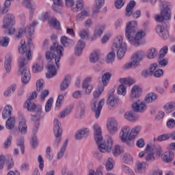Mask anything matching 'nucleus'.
<instances>
[{
  "label": "nucleus",
  "instance_id": "nucleus-54",
  "mask_svg": "<svg viewBox=\"0 0 175 175\" xmlns=\"http://www.w3.org/2000/svg\"><path fill=\"white\" fill-rule=\"evenodd\" d=\"M120 83H121V84H124V85L131 86L133 84H135V79L129 78H122L120 79Z\"/></svg>",
  "mask_w": 175,
  "mask_h": 175
},
{
  "label": "nucleus",
  "instance_id": "nucleus-3",
  "mask_svg": "<svg viewBox=\"0 0 175 175\" xmlns=\"http://www.w3.org/2000/svg\"><path fill=\"white\" fill-rule=\"evenodd\" d=\"M93 129L94 131V139L100 152H111L113 147V138L109 137L106 141L103 142L102 129L99 126V124H94Z\"/></svg>",
  "mask_w": 175,
  "mask_h": 175
},
{
  "label": "nucleus",
  "instance_id": "nucleus-55",
  "mask_svg": "<svg viewBox=\"0 0 175 175\" xmlns=\"http://www.w3.org/2000/svg\"><path fill=\"white\" fill-rule=\"evenodd\" d=\"M49 24L56 28V29H59V21L56 18H51L48 21Z\"/></svg>",
  "mask_w": 175,
  "mask_h": 175
},
{
  "label": "nucleus",
  "instance_id": "nucleus-8",
  "mask_svg": "<svg viewBox=\"0 0 175 175\" xmlns=\"http://www.w3.org/2000/svg\"><path fill=\"white\" fill-rule=\"evenodd\" d=\"M54 57L55 55L51 51H47L46 53V59L48 62L47 70L49 72L46 75V79H52L54 76H57V68L54 66Z\"/></svg>",
  "mask_w": 175,
  "mask_h": 175
},
{
  "label": "nucleus",
  "instance_id": "nucleus-17",
  "mask_svg": "<svg viewBox=\"0 0 175 175\" xmlns=\"http://www.w3.org/2000/svg\"><path fill=\"white\" fill-rule=\"evenodd\" d=\"M107 128L110 135H114L118 131V123L115 118H110L107 124Z\"/></svg>",
  "mask_w": 175,
  "mask_h": 175
},
{
  "label": "nucleus",
  "instance_id": "nucleus-11",
  "mask_svg": "<svg viewBox=\"0 0 175 175\" xmlns=\"http://www.w3.org/2000/svg\"><path fill=\"white\" fill-rule=\"evenodd\" d=\"M96 105L97 100H92L91 103L92 110L94 112L95 118L98 119L100 117V111H102V107H103V105H105V98L101 99L98 102V106H96Z\"/></svg>",
  "mask_w": 175,
  "mask_h": 175
},
{
  "label": "nucleus",
  "instance_id": "nucleus-56",
  "mask_svg": "<svg viewBox=\"0 0 175 175\" xmlns=\"http://www.w3.org/2000/svg\"><path fill=\"white\" fill-rule=\"evenodd\" d=\"M172 137V134H163L159 135L156 139V142H165L166 140H169Z\"/></svg>",
  "mask_w": 175,
  "mask_h": 175
},
{
  "label": "nucleus",
  "instance_id": "nucleus-35",
  "mask_svg": "<svg viewBox=\"0 0 175 175\" xmlns=\"http://www.w3.org/2000/svg\"><path fill=\"white\" fill-rule=\"evenodd\" d=\"M124 118L125 120H127L128 121H131V122H136L137 120H139V116L135 113L130 111V112H126L124 114Z\"/></svg>",
  "mask_w": 175,
  "mask_h": 175
},
{
  "label": "nucleus",
  "instance_id": "nucleus-58",
  "mask_svg": "<svg viewBox=\"0 0 175 175\" xmlns=\"http://www.w3.org/2000/svg\"><path fill=\"white\" fill-rule=\"evenodd\" d=\"M106 169L108 171L112 170L113 167H114V161L111 158H108L106 165Z\"/></svg>",
  "mask_w": 175,
  "mask_h": 175
},
{
  "label": "nucleus",
  "instance_id": "nucleus-10",
  "mask_svg": "<svg viewBox=\"0 0 175 175\" xmlns=\"http://www.w3.org/2000/svg\"><path fill=\"white\" fill-rule=\"evenodd\" d=\"M53 132L56 137L53 142V146L58 147L59 143H61V135H62V129H61V123L58 119H55L53 122Z\"/></svg>",
  "mask_w": 175,
  "mask_h": 175
},
{
  "label": "nucleus",
  "instance_id": "nucleus-44",
  "mask_svg": "<svg viewBox=\"0 0 175 175\" xmlns=\"http://www.w3.org/2000/svg\"><path fill=\"white\" fill-rule=\"evenodd\" d=\"M79 36L82 39V40H85V39H88L90 38V29L88 28L82 29L78 33Z\"/></svg>",
  "mask_w": 175,
  "mask_h": 175
},
{
  "label": "nucleus",
  "instance_id": "nucleus-2",
  "mask_svg": "<svg viewBox=\"0 0 175 175\" xmlns=\"http://www.w3.org/2000/svg\"><path fill=\"white\" fill-rule=\"evenodd\" d=\"M112 51L107 55V62L108 64H113L116 59V51L118 59H122L125 53H126V43L124 42V38L121 36H118L113 42Z\"/></svg>",
  "mask_w": 175,
  "mask_h": 175
},
{
  "label": "nucleus",
  "instance_id": "nucleus-16",
  "mask_svg": "<svg viewBox=\"0 0 175 175\" xmlns=\"http://www.w3.org/2000/svg\"><path fill=\"white\" fill-rule=\"evenodd\" d=\"M132 109L133 111L137 113H144L147 110V105H146L144 101L138 100L132 105Z\"/></svg>",
  "mask_w": 175,
  "mask_h": 175
},
{
  "label": "nucleus",
  "instance_id": "nucleus-15",
  "mask_svg": "<svg viewBox=\"0 0 175 175\" xmlns=\"http://www.w3.org/2000/svg\"><path fill=\"white\" fill-rule=\"evenodd\" d=\"M51 51H55L57 54L55 56V62L57 68H59V61H61V57H62V50L64 48L61 45H58L57 43H54L53 46H51Z\"/></svg>",
  "mask_w": 175,
  "mask_h": 175
},
{
  "label": "nucleus",
  "instance_id": "nucleus-4",
  "mask_svg": "<svg viewBox=\"0 0 175 175\" xmlns=\"http://www.w3.org/2000/svg\"><path fill=\"white\" fill-rule=\"evenodd\" d=\"M142 128L139 126L131 130V127L128 126H124L121 129L119 134V137L123 143H126L128 140H133L137 136L139 132H140Z\"/></svg>",
  "mask_w": 175,
  "mask_h": 175
},
{
  "label": "nucleus",
  "instance_id": "nucleus-27",
  "mask_svg": "<svg viewBox=\"0 0 175 175\" xmlns=\"http://www.w3.org/2000/svg\"><path fill=\"white\" fill-rule=\"evenodd\" d=\"M102 53H100V51L94 50L90 55V62L92 64H95V62H98L99 61Z\"/></svg>",
  "mask_w": 175,
  "mask_h": 175
},
{
  "label": "nucleus",
  "instance_id": "nucleus-48",
  "mask_svg": "<svg viewBox=\"0 0 175 175\" xmlns=\"http://www.w3.org/2000/svg\"><path fill=\"white\" fill-rule=\"evenodd\" d=\"M122 152H124V148L120 145H116L112 150V154L114 157H118V155H121Z\"/></svg>",
  "mask_w": 175,
  "mask_h": 175
},
{
  "label": "nucleus",
  "instance_id": "nucleus-49",
  "mask_svg": "<svg viewBox=\"0 0 175 175\" xmlns=\"http://www.w3.org/2000/svg\"><path fill=\"white\" fill-rule=\"evenodd\" d=\"M103 91H105V88L102 85L98 86L96 90H95L93 92V96H94V99L93 100H96L97 98H99V96H100V95H102V92H103Z\"/></svg>",
  "mask_w": 175,
  "mask_h": 175
},
{
  "label": "nucleus",
  "instance_id": "nucleus-47",
  "mask_svg": "<svg viewBox=\"0 0 175 175\" xmlns=\"http://www.w3.org/2000/svg\"><path fill=\"white\" fill-rule=\"evenodd\" d=\"M16 125V119L14 117H10L8 119V120L5 122V128L7 129H13L14 128V126Z\"/></svg>",
  "mask_w": 175,
  "mask_h": 175
},
{
  "label": "nucleus",
  "instance_id": "nucleus-38",
  "mask_svg": "<svg viewBox=\"0 0 175 175\" xmlns=\"http://www.w3.org/2000/svg\"><path fill=\"white\" fill-rule=\"evenodd\" d=\"M103 6H105V0H95L93 13H99V11Z\"/></svg>",
  "mask_w": 175,
  "mask_h": 175
},
{
  "label": "nucleus",
  "instance_id": "nucleus-23",
  "mask_svg": "<svg viewBox=\"0 0 175 175\" xmlns=\"http://www.w3.org/2000/svg\"><path fill=\"white\" fill-rule=\"evenodd\" d=\"M12 59H13V57H12V54L8 53L5 55V62H4V69L7 73H10L12 70Z\"/></svg>",
  "mask_w": 175,
  "mask_h": 175
},
{
  "label": "nucleus",
  "instance_id": "nucleus-53",
  "mask_svg": "<svg viewBox=\"0 0 175 175\" xmlns=\"http://www.w3.org/2000/svg\"><path fill=\"white\" fill-rule=\"evenodd\" d=\"M14 91H16V85H11L10 87L8 88L6 90L3 92L4 96L6 98L11 96L12 94H14Z\"/></svg>",
  "mask_w": 175,
  "mask_h": 175
},
{
  "label": "nucleus",
  "instance_id": "nucleus-57",
  "mask_svg": "<svg viewBox=\"0 0 175 175\" xmlns=\"http://www.w3.org/2000/svg\"><path fill=\"white\" fill-rule=\"evenodd\" d=\"M117 92L119 95H122L123 96L126 95V87H125L124 84L122 83L120 85H119Z\"/></svg>",
  "mask_w": 175,
  "mask_h": 175
},
{
  "label": "nucleus",
  "instance_id": "nucleus-59",
  "mask_svg": "<svg viewBox=\"0 0 175 175\" xmlns=\"http://www.w3.org/2000/svg\"><path fill=\"white\" fill-rule=\"evenodd\" d=\"M84 95V93L81 90H75L72 94V96L74 98V99H81L83 98V96Z\"/></svg>",
  "mask_w": 175,
  "mask_h": 175
},
{
  "label": "nucleus",
  "instance_id": "nucleus-19",
  "mask_svg": "<svg viewBox=\"0 0 175 175\" xmlns=\"http://www.w3.org/2000/svg\"><path fill=\"white\" fill-rule=\"evenodd\" d=\"M16 24V19L13 14H7L3 22V28H9Z\"/></svg>",
  "mask_w": 175,
  "mask_h": 175
},
{
  "label": "nucleus",
  "instance_id": "nucleus-40",
  "mask_svg": "<svg viewBox=\"0 0 175 175\" xmlns=\"http://www.w3.org/2000/svg\"><path fill=\"white\" fill-rule=\"evenodd\" d=\"M66 147H68V139H66L63 143L59 151L57 154V159H61L66 150Z\"/></svg>",
  "mask_w": 175,
  "mask_h": 175
},
{
  "label": "nucleus",
  "instance_id": "nucleus-61",
  "mask_svg": "<svg viewBox=\"0 0 175 175\" xmlns=\"http://www.w3.org/2000/svg\"><path fill=\"white\" fill-rule=\"evenodd\" d=\"M43 84H44V80L43 79H39L36 82V90L38 92H40V91H42L44 86Z\"/></svg>",
  "mask_w": 175,
  "mask_h": 175
},
{
  "label": "nucleus",
  "instance_id": "nucleus-50",
  "mask_svg": "<svg viewBox=\"0 0 175 175\" xmlns=\"http://www.w3.org/2000/svg\"><path fill=\"white\" fill-rule=\"evenodd\" d=\"M164 110L167 113H172L175 110V102H170L164 105Z\"/></svg>",
  "mask_w": 175,
  "mask_h": 175
},
{
  "label": "nucleus",
  "instance_id": "nucleus-36",
  "mask_svg": "<svg viewBox=\"0 0 175 175\" xmlns=\"http://www.w3.org/2000/svg\"><path fill=\"white\" fill-rule=\"evenodd\" d=\"M61 43L64 47H70L75 46V41L68 38L66 36H63L61 38Z\"/></svg>",
  "mask_w": 175,
  "mask_h": 175
},
{
  "label": "nucleus",
  "instance_id": "nucleus-62",
  "mask_svg": "<svg viewBox=\"0 0 175 175\" xmlns=\"http://www.w3.org/2000/svg\"><path fill=\"white\" fill-rule=\"evenodd\" d=\"M10 38L8 37H1L0 38V44L3 47H6L9 44Z\"/></svg>",
  "mask_w": 175,
  "mask_h": 175
},
{
  "label": "nucleus",
  "instance_id": "nucleus-31",
  "mask_svg": "<svg viewBox=\"0 0 175 175\" xmlns=\"http://www.w3.org/2000/svg\"><path fill=\"white\" fill-rule=\"evenodd\" d=\"M38 24H39L38 21H33L32 24L28 25L25 29V33L29 35V36L33 35V33H35V27H36Z\"/></svg>",
  "mask_w": 175,
  "mask_h": 175
},
{
  "label": "nucleus",
  "instance_id": "nucleus-5",
  "mask_svg": "<svg viewBox=\"0 0 175 175\" xmlns=\"http://www.w3.org/2000/svg\"><path fill=\"white\" fill-rule=\"evenodd\" d=\"M21 46L18 49V51L20 54H25V57L27 58L24 57L23 56H21L18 59V64L19 66V70H25V67L27 66V64H28V61L30 59H32V55L31 54V49H27V47L25 46V40L21 41Z\"/></svg>",
  "mask_w": 175,
  "mask_h": 175
},
{
  "label": "nucleus",
  "instance_id": "nucleus-64",
  "mask_svg": "<svg viewBox=\"0 0 175 175\" xmlns=\"http://www.w3.org/2000/svg\"><path fill=\"white\" fill-rule=\"evenodd\" d=\"M122 161L124 163H129V162H132V156L129 153H124L122 155Z\"/></svg>",
  "mask_w": 175,
  "mask_h": 175
},
{
  "label": "nucleus",
  "instance_id": "nucleus-26",
  "mask_svg": "<svg viewBox=\"0 0 175 175\" xmlns=\"http://www.w3.org/2000/svg\"><path fill=\"white\" fill-rule=\"evenodd\" d=\"M18 131L21 135H27V132H28V125L27 124V120L25 118H22L19 121Z\"/></svg>",
  "mask_w": 175,
  "mask_h": 175
},
{
  "label": "nucleus",
  "instance_id": "nucleus-7",
  "mask_svg": "<svg viewBox=\"0 0 175 175\" xmlns=\"http://www.w3.org/2000/svg\"><path fill=\"white\" fill-rule=\"evenodd\" d=\"M23 107L28 111H36V114L31 116L32 121H39V119L42 118V106L36 105L31 99L26 100Z\"/></svg>",
  "mask_w": 175,
  "mask_h": 175
},
{
  "label": "nucleus",
  "instance_id": "nucleus-18",
  "mask_svg": "<svg viewBox=\"0 0 175 175\" xmlns=\"http://www.w3.org/2000/svg\"><path fill=\"white\" fill-rule=\"evenodd\" d=\"M143 92V89L140 88L139 85H134L131 88V94H130V99L133 102L140 98L142 96V93Z\"/></svg>",
  "mask_w": 175,
  "mask_h": 175
},
{
  "label": "nucleus",
  "instance_id": "nucleus-24",
  "mask_svg": "<svg viewBox=\"0 0 175 175\" xmlns=\"http://www.w3.org/2000/svg\"><path fill=\"white\" fill-rule=\"evenodd\" d=\"M174 159V152L172 150L165 152L161 154V159L165 162V163H170Z\"/></svg>",
  "mask_w": 175,
  "mask_h": 175
},
{
  "label": "nucleus",
  "instance_id": "nucleus-46",
  "mask_svg": "<svg viewBox=\"0 0 175 175\" xmlns=\"http://www.w3.org/2000/svg\"><path fill=\"white\" fill-rule=\"evenodd\" d=\"M84 8V1L83 0H77L75 2V5L72 7V10L73 12H79Z\"/></svg>",
  "mask_w": 175,
  "mask_h": 175
},
{
  "label": "nucleus",
  "instance_id": "nucleus-34",
  "mask_svg": "<svg viewBox=\"0 0 175 175\" xmlns=\"http://www.w3.org/2000/svg\"><path fill=\"white\" fill-rule=\"evenodd\" d=\"M22 5L28 9L30 13H33L36 10V5L31 3V0H23Z\"/></svg>",
  "mask_w": 175,
  "mask_h": 175
},
{
  "label": "nucleus",
  "instance_id": "nucleus-51",
  "mask_svg": "<svg viewBox=\"0 0 175 175\" xmlns=\"http://www.w3.org/2000/svg\"><path fill=\"white\" fill-rule=\"evenodd\" d=\"M73 110V106L70 105L66 108L64 110L62 111L60 113V118H65L66 116H69L72 113V111Z\"/></svg>",
  "mask_w": 175,
  "mask_h": 175
},
{
  "label": "nucleus",
  "instance_id": "nucleus-12",
  "mask_svg": "<svg viewBox=\"0 0 175 175\" xmlns=\"http://www.w3.org/2000/svg\"><path fill=\"white\" fill-rule=\"evenodd\" d=\"M114 89H111L109 90L108 94V99L107 101V105H108L109 109L112 110V109H114V107H117L118 105V102H120L118 97L114 95L115 92Z\"/></svg>",
  "mask_w": 175,
  "mask_h": 175
},
{
  "label": "nucleus",
  "instance_id": "nucleus-52",
  "mask_svg": "<svg viewBox=\"0 0 175 175\" xmlns=\"http://www.w3.org/2000/svg\"><path fill=\"white\" fill-rule=\"evenodd\" d=\"M14 0H5L3 2V8L2 10V12L3 14L8 13L9 12V9L10 8V6H12V2H13Z\"/></svg>",
  "mask_w": 175,
  "mask_h": 175
},
{
  "label": "nucleus",
  "instance_id": "nucleus-21",
  "mask_svg": "<svg viewBox=\"0 0 175 175\" xmlns=\"http://www.w3.org/2000/svg\"><path fill=\"white\" fill-rule=\"evenodd\" d=\"M148 169V164L146 161H137L135 164V173L143 174Z\"/></svg>",
  "mask_w": 175,
  "mask_h": 175
},
{
  "label": "nucleus",
  "instance_id": "nucleus-28",
  "mask_svg": "<svg viewBox=\"0 0 175 175\" xmlns=\"http://www.w3.org/2000/svg\"><path fill=\"white\" fill-rule=\"evenodd\" d=\"M84 47H85V43L83 40H79L75 46V55L78 56L81 55V54H83V50H84Z\"/></svg>",
  "mask_w": 175,
  "mask_h": 175
},
{
  "label": "nucleus",
  "instance_id": "nucleus-41",
  "mask_svg": "<svg viewBox=\"0 0 175 175\" xmlns=\"http://www.w3.org/2000/svg\"><path fill=\"white\" fill-rule=\"evenodd\" d=\"M136 6V1L135 0L130 1L129 3L127 5L126 8V16L127 17H129L132 14V10H133V8Z\"/></svg>",
  "mask_w": 175,
  "mask_h": 175
},
{
  "label": "nucleus",
  "instance_id": "nucleus-9",
  "mask_svg": "<svg viewBox=\"0 0 175 175\" xmlns=\"http://www.w3.org/2000/svg\"><path fill=\"white\" fill-rule=\"evenodd\" d=\"M169 27H170L169 22H164L155 27V32L161 39L166 40L169 38V31L167 30Z\"/></svg>",
  "mask_w": 175,
  "mask_h": 175
},
{
  "label": "nucleus",
  "instance_id": "nucleus-39",
  "mask_svg": "<svg viewBox=\"0 0 175 175\" xmlns=\"http://www.w3.org/2000/svg\"><path fill=\"white\" fill-rule=\"evenodd\" d=\"M12 111H13V107L10 105H6L3 111L2 117L4 120L9 118L12 116Z\"/></svg>",
  "mask_w": 175,
  "mask_h": 175
},
{
  "label": "nucleus",
  "instance_id": "nucleus-43",
  "mask_svg": "<svg viewBox=\"0 0 175 175\" xmlns=\"http://www.w3.org/2000/svg\"><path fill=\"white\" fill-rule=\"evenodd\" d=\"M158 55V51L155 48H151L146 52V57L148 59H154Z\"/></svg>",
  "mask_w": 175,
  "mask_h": 175
},
{
  "label": "nucleus",
  "instance_id": "nucleus-29",
  "mask_svg": "<svg viewBox=\"0 0 175 175\" xmlns=\"http://www.w3.org/2000/svg\"><path fill=\"white\" fill-rule=\"evenodd\" d=\"M90 130L88 129H79L75 133V139L77 140H81V139H83V137H87L88 136V133Z\"/></svg>",
  "mask_w": 175,
  "mask_h": 175
},
{
  "label": "nucleus",
  "instance_id": "nucleus-13",
  "mask_svg": "<svg viewBox=\"0 0 175 175\" xmlns=\"http://www.w3.org/2000/svg\"><path fill=\"white\" fill-rule=\"evenodd\" d=\"M139 158H144L146 162H154L155 157H154V151L151 150L150 146H147L145 152L139 153Z\"/></svg>",
  "mask_w": 175,
  "mask_h": 175
},
{
  "label": "nucleus",
  "instance_id": "nucleus-20",
  "mask_svg": "<svg viewBox=\"0 0 175 175\" xmlns=\"http://www.w3.org/2000/svg\"><path fill=\"white\" fill-rule=\"evenodd\" d=\"M19 75L21 76V81L23 84H28L31 80V72L29 68H25V70H19Z\"/></svg>",
  "mask_w": 175,
  "mask_h": 175
},
{
  "label": "nucleus",
  "instance_id": "nucleus-6",
  "mask_svg": "<svg viewBox=\"0 0 175 175\" xmlns=\"http://www.w3.org/2000/svg\"><path fill=\"white\" fill-rule=\"evenodd\" d=\"M161 7L160 14H155L154 18L157 23H163V21L167 23V21L172 20V10H170L166 1H161Z\"/></svg>",
  "mask_w": 175,
  "mask_h": 175
},
{
  "label": "nucleus",
  "instance_id": "nucleus-30",
  "mask_svg": "<svg viewBox=\"0 0 175 175\" xmlns=\"http://www.w3.org/2000/svg\"><path fill=\"white\" fill-rule=\"evenodd\" d=\"M157 100L158 94L154 92L148 93L144 98V100L146 103H154V102H157Z\"/></svg>",
  "mask_w": 175,
  "mask_h": 175
},
{
  "label": "nucleus",
  "instance_id": "nucleus-14",
  "mask_svg": "<svg viewBox=\"0 0 175 175\" xmlns=\"http://www.w3.org/2000/svg\"><path fill=\"white\" fill-rule=\"evenodd\" d=\"M92 81V77H88L83 79L82 81V89L85 90V95H90L92 92V90H94V85L90 83Z\"/></svg>",
  "mask_w": 175,
  "mask_h": 175
},
{
  "label": "nucleus",
  "instance_id": "nucleus-1",
  "mask_svg": "<svg viewBox=\"0 0 175 175\" xmlns=\"http://www.w3.org/2000/svg\"><path fill=\"white\" fill-rule=\"evenodd\" d=\"M137 22L132 21L126 23L125 29V37L131 46L135 47L142 44V40L146 37V32L140 30L136 33Z\"/></svg>",
  "mask_w": 175,
  "mask_h": 175
},
{
  "label": "nucleus",
  "instance_id": "nucleus-45",
  "mask_svg": "<svg viewBox=\"0 0 175 175\" xmlns=\"http://www.w3.org/2000/svg\"><path fill=\"white\" fill-rule=\"evenodd\" d=\"M131 57L139 61V62H142V60L144 59V57H145L144 51H137L135 53H134Z\"/></svg>",
  "mask_w": 175,
  "mask_h": 175
},
{
  "label": "nucleus",
  "instance_id": "nucleus-32",
  "mask_svg": "<svg viewBox=\"0 0 175 175\" xmlns=\"http://www.w3.org/2000/svg\"><path fill=\"white\" fill-rule=\"evenodd\" d=\"M110 79H111V74L109 72H106L103 74L101 77L102 87H107L109 83H110Z\"/></svg>",
  "mask_w": 175,
  "mask_h": 175
},
{
  "label": "nucleus",
  "instance_id": "nucleus-37",
  "mask_svg": "<svg viewBox=\"0 0 175 175\" xmlns=\"http://www.w3.org/2000/svg\"><path fill=\"white\" fill-rule=\"evenodd\" d=\"M33 73H38V72H42L43 70V63L41 60L36 62L31 68Z\"/></svg>",
  "mask_w": 175,
  "mask_h": 175
},
{
  "label": "nucleus",
  "instance_id": "nucleus-25",
  "mask_svg": "<svg viewBox=\"0 0 175 175\" xmlns=\"http://www.w3.org/2000/svg\"><path fill=\"white\" fill-rule=\"evenodd\" d=\"M105 28V25H100L97 26L94 31V36L91 38V40H96V38H100L103 33V31Z\"/></svg>",
  "mask_w": 175,
  "mask_h": 175
},
{
  "label": "nucleus",
  "instance_id": "nucleus-22",
  "mask_svg": "<svg viewBox=\"0 0 175 175\" xmlns=\"http://www.w3.org/2000/svg\"><path fill=\"white\" fill-rule=\"evenodd\" d=\"M138 66H140V62L134 57H131V62H129L128 63H126L123 66L124 70H128L129 69H136V68H138Z\"/></svg>",
  "mask_w": 175,
  "mask_h": 175
},
{
  "label": "nucleus",
  "instance_id": "nucleus-63",
  "mask_svg": "<svg viewBox=\"0 0 175 175\" xmlns=\"http://www.w3.org/2000/svg\"><path fill=\"white\" fill-rule=\"evenodd\" d=\"M152 75L154 74L149 69H145L141 72V76L144 79H148V77L152 76Z\"/></svg>",
  "mask_w": 175,
  "mask_h": 175
},
{
  "label": "nucleus",
  "instance_id": "nucleus-60",
  "mask_svg": "<svg viewBox=\"0 0 175 175\" xmlns=\"http://www.w3.org/2000/svg\"><path fill=\"white\" fill-rule=\"evenodd\" d=\"M45 157L49 161H52L53 158H54V155L51 153V148L50 146H47L46 149Z\"/></svg>",
  "mask_w": 175,
  "mask_h": 175
},
{
  "label": "nucleus",
  "instance_id": "nucleus-33",
  "mask_svg": "<svg viewBox=\"0 0 175 175\" xmlns=\"http://www.w3.org/2000/svg\"><path fill=\"white\" fill-rule=\"evenodd\" d=\"M70 80L72 78L70 75H66L63 81L60 84V90L61 91H65L69 87V84H70Z\"/></svg>",
  "mask_w": 175,
  "mask_h": 175
},
{
  "label": "nucleus",
  "instance_id": "nucleus-42",
  "mask_svg": "<svg viewBox=\"0 0 175 175\" xmlns=\"http://www.w3.org/2000/svg\"><path fill=\"white\" fill-rule=\"evenodd\" d=\"M90 16V12L85 10L81 11L77 16H76V21H83L86 17Z\"/></svg>",
  "mask_w": 175,
  "mask_h": 175
}]
</instances>
